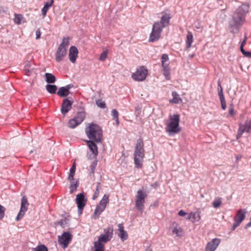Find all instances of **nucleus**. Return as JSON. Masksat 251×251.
<instances>
[{"label": "nucleus", "mask_w": 251, "mask_h": 251, "mask_svg": "<svg viewBox=\"0 0 251 251\" xmlns=\"http://www.w3.org/2000/svg\"><path fill=\"white\" fill-rule=\"evenodd\" d=\"M218 95L219 96V98H221V96L224 97V94H223V89L221 85V83H220V81H218Z\"/></svg>", "instance_id": "nucleus-42"}, {"label": "nucleus", "mask_w": 251, "mask_h": 251, "mask_svg": "<svg viewBox=\"0 0 251 251\" xmlns=\"http://www.w3.org/2000/svg\"><path fill=\"white\" fill-rule=\"evenodd\" d=\"M221 242L219 238L213 239L206 246L205 251H215Z\"/></svg>", "instance_id": "nucleus-15"}, {"label": "nucleus", "mask_w": 251, "mask_h": 251, "mask_svg": "<svg viewBox=\"0 0 251 251\" xmlns=\"http://www.w3.org/2000/svg\"><path fill=\"white\" fill-rule=\"evenodd\" d=\"M243 55L247 57L251 58V52L246 51L243 54Z\"/></svg>", "instance_id": "nucleus-52"}, {"label": "nucleus", "mask_w": 251, "mask_h": 251, "mask_svg": "<svg viewBox=\"0 0 251 251\" xmlns=\"http://www.w3.org/2000/svg\"><path fill=\"white\" fill-rule=\"evenodd\" d=\"M113 229L112 227L109 226L104 229V234H101L98 238L100 243H106L110 241L113 237Z\"/></svg>", "instance_id": "nucleus-11"}, {"label": "nucleus", "mask_w": 251, "mask_h": 251, "mask_svg": "<svg viewBox=\"0 0 251 251\" xmlns=\"http://www.w3.org/2000/svg\"><path fill=\"white\" fill-rule=\"evenodd\" d=\"M85 133L90 140L99 143L101 141L102 137V130L100 126L97 124H90L85 128Z\"/></svg>", "instance_id": "nucleus-3"}, {"label": "nucleus", "mask_w": 251, "mask_h": 251, "mask_svg": "<svg viewBox=\"0 0 251 251\" xmlns=\"http://www.w3.org/2000/svg\"><path fill=\"white\" fill-rule=\"evenodd\" d=\"M97 161L96 159L94 160L92 162L91 164H90L89 166L90 170H91V172L92 173H94V171L95 170L96 167L97 166Z\"/></svg>", "instance_id": "nucleus-41"}, {"label": "nucleus", "mask_w": 251, "mask_h": 251, "mask_svg": "<svg viewBox=\"0 0 251 251\" xmlns=\"http://www.w3.org/2000/svg\"><path fill=\"white\" fill-rule=\"evenodd\" d=\"M25 74L27 75H30L31 74V71L29 69H25Z\"/></svg>", "instance_id": "nucleus-54"}, {"label": "nucleus", "mask_w": 251, "mask_h": 251, "mask_svg": "<svg viewBox=\"0 0 251 251\" xmlns=\"http://www.w3.org/2000/svg\"><path fill=\"white\" fill-rule=\"evenodd\" d=\"M53 0H51L50 2H48L45 3L44 7H46L47 9H49L50 7L51 6L52 4H53Z\"/></svg>", "instance_id": "nucleus-47"}, {"label": "nucleus", "mask_w": 251, "mask_h": 251, "mask_svg": "<svg viewBox=\"0 0 251 251\" xmlns=\"http://www.w3.org/2000/svg\"><path fill=\"white\" fill-rule=\"evenodd\" d=\"M246 124L248 126V127L250 128V129H251V120L249 121L248 122L246 123Z\"/></svg>", "instance_id": "nucleus-56"}, {"label": "nucleus", "mask_w": 251, "mask_h": 251, "mask_svg": "<svg viewBox=\"0 0 251 251\" xmlns=\"http://www.w3.org/2000/svg\"><path fill=\"white\" fill-rule=\"evenodd\" d=\"M178 215L180 216H182L183 217V216H186V215H187V214L184 211H183V210H180L178 212Z\"/></svg>", "instance_id": "nucleus-51"}, {"label": "nucleus", "mask_w": 251, "mask_h": 251, "mask_svg": "<svg viewBox=\"0 0 251 251\" xmlns=\"http://www.w3.org/2000/svg\"><path fill=\"white\" fill-rule=\"evenodd\" d=\"M65 87L70 91V90L74 87V85L70 84L66 85Z\"/></svg>", "instance_id": "nucleus-53"}, {"label": "nucleus", "mask_w": 251, "mask_h": 251, "mask_svg": "<svg viewBox=\"0 0 251 251\" xmlns=\"http://www.w3.org/2000/svg\"><path fill=\"white\" fill-rule=\"evenodd\" d=\"M109 202V196L105 194L103 196L102 199L100 201L98 205H97L94 214L93 218L95 219L99 218L100 214L105 210L107 204Z\"/></svg>", "instance_id": "nucleus-5"}, {"label": "nucleus", "mask_w": 251, "mask_h": 251, "mask_svg": "<svg viewBox=\"0 0 251 251\" xmlns=\"http://www.w3.org/2000/svg\"><path fill=\"white\" fill-rule=\"evenodd\" d=\"M5 208L2 205L0 204V219L3 218L4 216Z\"/></svg>", "instance_id": "nucleus-44"}, {"label": "nucleus", "mask_w": 251, "mask_h": 251, "mask_svg": "<svg viewBox=\"0 0 251 251\" xmlns=\"http://www.w3.org/2000/svg\"><path fill=\"white\" fill-rule=\"evenodd\" d=\"M75 201L77 205L78 212L81 214L86 203V199H85L83 193H79L76 195Z\"/></svg>", "instance_id": "nucleus-14"}, {"label": "nucleus", "mask_w": 251, "mask_h": 251, "mask_svg": "<svg viewBox=\"0 0 251 251\" xmlns=\"http://www.w3.org/2000/svg\"><path fill=\"white\" fill-rule=\"evenodd\" d=\"M75 171L73 170H70V173L68 176V180L70 181L74 180V177L75 175Z\"/></svg>", "instance_id": "nucleus-45"}, {"label": "nucleus", "mask_w": 251, "mask_h": 251, "mask_svg": "<svg viewBox=\"0 0 251 251\" xmlns=\"http://www.w3.org/2000/svg\"><path fill=\"white\" fill-rule=\"evenodd\" d=\"M95 251H104V245L100 242H95L94 243Z\"/></svg>", "instance_id": "nucleus-35"}, {"label": "nucleus", "mask_w": 251, "mask_h": 251, "mask_svg": "<svg viewBox=\"0 0 251 251\" xmlns=\"http://www.w3.org/2000/svg\"><path fill=\"white\" fill-rule=\"evenodd\" d=\"M247 39V37L246 35H245L244 39L243 41L242 42L241 44L245 45L246 43Z\"/></svg>", "instance_id": "nucleus-57"}, {"label": "nucleus", "mask_w": 251, "mask_h": 251, "mask_svg": "<svg viewBox=\"0 0 251 251\" xmlns=\"http://www.w3.org/2000/svg\"><path fill=\"white\" fill-rule=\"evenodd\" d=\"M161 37V34L152 29L150 34L149 41L150 42H154L159 40Z\"/></svg>", "instance_id": "nucleus-25"}, {"label": "nucleus", "mask_w": 251, "mask_h": 251, "mask_svg": "<svg viewBox=\"0 0 251 251\" xmlns=\"http://www.w3.org/2000/svg\"><path fill=\"white\" fill-rule=\"evenodd\" d=\"M46 89L49 93L54 94L57 90V87L55 85L47 84L46 86Z\"/></svg>", "instance_id": "nucleus-31"}, {"label": "nucleus", "mask_w": 251, "mask_h": 251, "mask_svg": "<svg viewBox=\"0 0 251 251\" xmlns=\"http://www.w3.org/2000/svg\"><path fill=\"white\" fill-rule=\"evenodd\" d=\"M111 114L113 119H117L118 117V112L116 109H113L111 111Z\"/></svg>", "instance_id": "nucleus-46"}, {"label": "nucleus", "mask_w": 251, "mask_h": 251, "mask_svg": "<svg viewBox=\"0 0 251 251\" xmlns=\"http://www.w3.org/2000/svg\"><path fill=\"white\" fill-rule=\"evenodd\" d=\"M41 32L39 29H38L36 31V39H39L40 38Z\"/></svg>", "instance_id": "nucleus-50"}, {"label": "nucleus", "mask_w": 251, "mask_h": 251, "mask_svg": "<svg viewBox=\"0 0 251 251\" xmlns=\"http://www.w3.org/2000/svg\"><path fill=\"white\" fill-rule=\"evenodd\" d=\"M222 199L221 198L217 197L215 198L214 201L212 202L213 206L215 208L219 207L222 204Z\"/></svg>", "instance_id": "nucleus-33"}, {"label": "nucleus", "mask_w": 251, "mask_h": 251, "mask_svg": "<svg viewBox=\"0 0 251 251\" xmlns=\"http://www.w3.org/2000/svg\"><path fill=\"white\" fill-rule=\"evenodd\" d=\"M144 157V144L142 140L138 139L137 141L134 153V162L136 168H142Z\"/></svg>", "instance_id": "nucleus-4"}, {"label": "nucleus", "mask_w": 251, "mask_h": 251, "mask_svg": "<svg viewBox=\"0 0 251 251\" xmlns=\"http://www.w3.org/2000/svg\"><path fill=\"white\" fill-rule=\"evenodd\" d=\"M148 71L144 66L138 68L136 71L132 75V78L135 81H144L148 75Z\"/></svg>", "instance_id": "nucleus-7"}, {"label": "nucleus", "mask_w": 251, "mask_h": 251, "mask_svg": "<svg viewBox=\"0 0 251 251\" xmlns=\"http://www.w3.org/2000/svg\"><path fill=\"white\" fill-rule=\"evenodd\" d=\"M220 100L221 103L222 108L223 110H225L226 107V100L224 97L221 96V98H220Z\"/></svg>", "instance_id": "nucleus-43"}, {"label": "nucleus", "mask_w": 251, "mask_h": 251, "mask_svg": "<svg viewBox=\"0 0 251 251\" xmlns=\"http://www.w3.org/2000/svg\"><path fill=\"white\" fill-rule=\"evenodd\" d=\"M73 102V101L69 100L68 99H65L63 100L61 108L62 114L65 115L71 110Z\"/></svg>", "instance_id": "nucleus-16"}, {"label": "nucleus", "mask_w": 251, "mask_h": 251, "mask_svg": "<svg viewBox=\"0 0 251 251\" xmlns=\"http://www.w3.org/2000/svg\"><path fill=\"white\" fill-rule=\"evenodd\" d=\"M250 131V128L248 127L246 124L245 125H240L239 126V128L238 130L237 138H240L244 132H249Z\"/></svg>", "instance_id": "nucleus-24"}, {"label": "nucleus", "mask_w": 251, "mask_h": 251, "mask_svg": "<svg viewBox=\"0 0 251 251\" xmlns=\"http://www.w3.org/2000/svg\"><path fill=\"white\" fill-rule=\"evenodd\" d=\"M145 251H152V250H151V249L150 247H148L146 249Z\"/></svg>", "instance_id": "nucleus-59"}, {"label": "nucleus", "mask_w": 251, "mask_h": 251, "mask_svg": "<svg viewBox=\"0 0 251 251\" xmlns=\"http://www.w3.org/2000/svg\"><path fill=\"white\" fill-rule=\"evenodd\" d=\"M244 46L245 45H242V44H241V46H240V50H241V52L243 54L246 52V51L244 49Z\"/></svg>", "instance_id": "nucleus-55"}, {"label": "nucleus", "mask_w": 251, "mask_h": 251, "mask_svg": "<svg viewBox=\"0 0 251 251\" xmlns=\"http://www.w3.org/2000/svg\"><path fill=\"white\" fill-rule=\"evenodd\" d=\"M78 50L75 46H72L69 50V57L70 61L74 63L75 62L76 59L78 57Z\"/></svg>", "instance_id": "nucleus-18"}, {"label": "nucleus", "mask_w": 251, "mask_h": 251, "mask_svg": "<svg viewBox=\"0 0 251 251\" xmlns=\"http://www.w3.org/2000/svg\"><path fill=\"white\" fill-rule=\"evenodd\" d=\"M101 189V186L100 183L98 182L97 184V187L96 191L93 196V200H95L96 198H98L99 193H100V190Z\"/></svg>", "instance_id": "nucleus-38"}, {"label": "nucleus", "mask_w": 251, "mask_h": 251, "mask_svg": "<svg viewBox=\"0 0 251 251\" xmlns=\"http://www.w3.org/2000/svg\"><path fill=\"white\" fill-rule=\"evenodd\" d=\"M23 19V17L21 15L16 14H15L14 21L16 24H17L18 25L21 24Z\"/></svg>", "instance_id": "nucleus-36"}, {"label": "nucleus", "mask_w": 251, "mask_h": 251, "mask_svg": "<svg viewBox=\"0 0 251 251\" xmlns=\"http://www.w3.org/2000/svg\"><path fill=\"white\" fill-rule=\"evenodd\" d=\"M171 228L173 234L176 236L180 237L182 235V229L177 223L173 222L172 224Z\"/></svg>", "instance_id": "nucleus-21"}, {"label": "nucleus", "mask_w": 251, "mask_h": 251, "mask_svg": "<svg viewBox=\"0 0 251 251\" xmlns=\"http://www.w3.org/2000/svg\"><path fill=\"white\" fill-rule=\"evenodd\" d=\"M147 196L142 190H138L137 192L135 200V208L141 212H142L144 210L145 198Z\"/></svg>", "instance_id": "nucleus-6"}, {"label": "nucleus", "mask_w": 251, "mask_h": 251, "mask_svg": "<svg viewBox=\"0 0 251 251\" xmlns=\"http://www.w3.org/2000/svg\"><path fill=\"white\" fill-rule=\"evenodd\" d=\"M45 76L48 83H53L56 81V77L52 74L47 73L45 74Z\"/></svg>", "instance_id": "nucleus-28"}, {"label": "nucleus", "mask_w": 251, "mask_h": 251, "mask_svg": "<svg viewBox=\"0 0 251 251\" xmlns=\"http://www.w3.org/2000/svg\"><path fill=\"white\" fill-rule=\"evenodd\" d=\"M49 9L46 8V7H43V8L42 9V15H43V18H44L46 14H47V12L48 11Z\"/></svg>", "instance_id": "nucleus-49"}, {"label": "nucleus", "mask_w": 251, "mask_h": 251, "mask_svg": "<svg viewBox=\"0 0 251 251\" xmlns=\"http://www.w3.org/2000/svg\"><path fill=\"white\" fill-rule=\"evenodd\" d=\"M172 95L173 99L170 100L171 102L176 104H178L182 102V99L180 97L179 94L177 92L175 91L173 92Z\"/></svg>", "instance_id": "nucleus-26"}, {"label": "nucleus", "mask_w": 251, "mask_h": 251, "mask_svg": "<svg viewBox=\"0 0 251 251\" xmlns=\"http://www.w3.org/2000/svg\"><path fill=\"white\" fill-rule=\"evenodd\" d=\"M240 158H241V156H237V157H236L237 159H239Z\"/></svg>", "instance_id": "nucleus-62"}, {"label": "nucleus", "mask_w": 251, "mask_h": 251, "mask_svg": "<svg viewBox=\"0 0 251 251\" xmlns=\"http://www.w3.org/2000/svg\"><path fill=\"white\" fill-rule=\"evenodd\" d=\"M180 117L179 114L170 115L166 124L165 130L171 136L178 133L181 129L179 126Z\"/></svg>", "instance_id": "nucleus-2"}, {"label": "nucleus", "mask_w": 251, "mask_h": 251, "mask_svg": "<svg viewBox=\"0 0 251 251\" xmlns=\"http://www.w3.org/2000/svg\"><path fill=\"white\" fill-rule=\"evenodd\" d=\"M118 236L122 241H124L127 239L128 234L126 231L124 230V227L122 224H119L118 226Z\"/></svg>", "instance_id": "nucleus-19"}, {"label": "nucleus", "mask_w": 251, "mask_h": 251, "mask_svg": "<svg viewBox=\"0 0 251 251\" xmlns=\"http://www.w3.org/2000/svg\"><path fill=\"white\" fill-rule=\"evenodd\" d=\"M29 205L27 199L26 197H23L21 200V205L20 210L16 218V221H19L24 216L25 212L27 210L28 206Z\"/></svg>", "instance_id": "nucleus-12"}, {"label": "nucleus", "mask_w": 251, "mask_h": 251, "mask_svg": "<svg viewBox=\"0 0 251 251\" xmlns=\"http://www.w3.org/2000/svg\"><path fill=\"white\" fill-rule=\"evenodd\" d=\"M93 141V140H88L87 141V143L90 150L92 151L96 158L98 154V147Z\"/></svg>", "instance_id": "nucleus-23"}, {"label": "nucleus", "mask_w": 251, "mask_h": 251, "mask_svg": "<svg viewBox=\"0 0 251 251\" xmlns=\"http://www.w3.org/2000/svg\"><path fill=\"white\" fill-rule=\"evenodd\" d=\"M58 223H59V224L60 226H63V221H60Z\"/></svg>", "instance_id": "nucleus-61"}, {"label": "nucleus", "mask_w": 251, "mask_h": 251, "mask_svg": "<svg viewBox=\"0 0 251 251\" xmlns=\"http://www.w3.org/2000/svg\"><path fill=\"white\" fill-rule=\"evenodd\" d=\"M249 11V6L246 4H243L235 12L232 20L230 23L231 28L234 27L238 29L239 26H241L245 20V14Z\"/></svg>", "instance_id": "nucleus-1"}, {"label": "nucleus", "mask_w": 251, "mask_h": 251, "mask_svg": "<svg viewBox=\"0 0 251 251\" xmlns=\"http://www.w3.org/2000/svg\"><path fill=\"white\" fill-rule=\"evenodd\" d=\"M247 211L246 209H239L234 218V223L232 226V230H234L238 226L245 218Z\"/></svg>", "instance_id": "nucleus-10"}, {"label": "nucleus", "mask_w": 251, "mask_h": 251, "mask_svg": "<svg viewBox=\"0 0 251 251\" xmlns=\"http://www.w3.org/2000/svg\"><path fill=\"white\" fill-rule=\"evenodd\" d=\"M85 115L83 112L77 113L76 116L71 119L68 122V126L71 128H74L81 124L84 120Z\"/></svg>", "instance_id": "nucleus-9"}, {"label": "nucleus", "mask_w": 251, "mask_h": 251, "mask_svg": "<svg viewBox=\"0 0 251 251\" xmlns=\"http://www.w3.org/2000/svg\"><path fill=\"white\" fill-rule=\"evenodd\" d=\"M161 64L163 67V74L167 79H170V68L169 67V58L167 54H163L161 56Z\"/></svg>", "instance_id": "nucleus-8"}, {"label": "nucleus", "mask_w": 251, "mask_h": 251, "mask_svg": "<svg viewBox=\"0 0 251 251\" xmlns=\"http://www.w3.org/2000/svg\"><path fill=\"white\" fill-rule=\"evenodd\" d=\"M171 17L169 14L162 13V16L159 22H156L161 24V26L164 27L168 26L170 24V21Z\"/></svg>", "instance_id": "nucleus-17"}, {"label": "nucleus", "mask_w": 251, "mask_h": 251, "mask_svg": "<svg viewBox=\"0 0 251 251\" xmlns=\"http://www.w3.org/2000/svg\"><path fill=\"white\" fill-rule=\"evenodd\" d=\"M69 45V37H64L62 39L61 43L59 46V47L61 48H65L67 50L68 46Z\"/></svg>", "instance_id": "nucleus-34"}, {"label": "nucleus", "mask_w": 251, "mask_h": 251, "mask_svg": "<svg viewBox=\"0 0 251 251\" xmlns=\"http://www.w3.org/2000/svg\"><path fill=\"white\" fill-rule=\"evenodd\" d=\"M32 251H48V248L44 245H39L32 249Z\"/></svg>", "instance_id": "nucleus-37"}, {"label": "nucleus", "mask_w": 251, "mask_h": 251, "mask_svg": "<svg viewBox=\"0 0 251 251\" xmlns=\"http://www.w3.org/2000/svg\"><path fill=\"white\" fill-rule=\"evenodd\" d=\"M108 51L107 50L103 51L99 58V60L101 61H104L107 57Z\"/></svg>", "instance_id": "nucleus-40"}, {"label": "nucleus", "mask_w": 251, "mask_h": 251, "mask_svg": "<svg viewBox=\"0 0 251 251\" xmlns=\"http://www.w3.org/2000/svg\"><path fill=\"white\" fill-rule=\"evenodd\" d=\"M114 120L116 122L117 125H118L119 124V118L118 117L117 119H115Z\"/></svg>", "instance_id": "nucleus-60"}, {"label": "nucleus", "mask_w": 251, "mask_h": 251, "mask_svg": "<svg viewBox=\"0 0 251 251\" xmlns=\"http://www.w3.org/2000/svg\"><path fill=\"white\" fill-rule=\"evenodd\" d=\"M186 219L191 220V221L194 223L199 222L201 219V215L199 212H191L187 215L186 218Z\"/></svg>", "instance_id": "nucleus-22"}, {"label": "nucleus", "mask_w": 251, "mask_h": 251, "mask_svg": "<svg viewBox=\"0 0 251 251\" xmlns=\"http://www.w3.org/2000/svg\"><path fill=\"white\" fill-rule=\"evenodd\" d=\"M193 41V37L192 34L190 32H188L187 35V49H189L191 47L192 43Z\"/></svg>", "instance_id": "nucleus-32"}, {"label": "nucleus", "mask_w": 251, "mask_h": 251, "mask_svg": "<svg viewBox=\"0 0 251 251\" xmlns=\"http://www.w3.org/2000/svg\"><path fill=\"white\" fill-rule=\"evenodd\" d=\"M70 94V91L65 87H61L59 88L57 95L60 97H67Z\"/></svg>", "instance_id": "nucleus-27"}, {"label": "nucleus", "mask_w": 251, "mask_h": 251, "mask_svg": "<svg viewBox=\"0 0 251 251\" xmlns=\"http://www.w3.org/2000/svg\"><path fill=\"white\" fill-rule=\"evenodd\" d=\"M72 240V235L69 232H64L58 237V243L60 246L65 249Z\"/></svg>", "instance_id": "nucleus-13"}, {"label": "nucleus", "mask_w": 251, "mask_h": 251, "mask_svg": "<svg viewBox=\"0 0 251 251\" xmlns=\"http://www.w3.org/2000/svg\"><path fill=\"white\" fill-rule=\"evenodd\" d=\"M229 114L233 116L234 115V111L232 105H230L229 108Z\"/></svg>", "instance_id": "nucleus-48"}, {"label": "nucleus", "mask_w": 251, "mask_h": 251, "mask_svg": "<svg viewBox=\"0 0 251 251\" xmlns=\"http://www.w3.org/2000/svg\"><path fill=\"white\" fill-rule=\"evenodd\" d=\"M67 54V50L65 48H58L57 51L55 53V60L57 62L61 61L63 58Z\"/></svg>", "instance_id": "nucleus-20"}, {"label": "nucleus", "mask_w": 251, "mask_h": 251, "mask_svg": "<svg viewBox=\"0 0 251 251\" xmlns=\"http://www.w3.org/2000/svg\"><path fill=\"white\" fill-rule=\"evenodd\" d=\"M70 170L75 171V163H74V164L73 165V166L71 168Z\"/></svg>", "instance_id": "nucleus-58"}, {"label": "nucleus", "mask_w": 251, "mask_h": 251, "mask_svg": "<svg viewBox=\"0 0 251 251\" xmlns=\"http://www.w3.org/2000/svg\"><path fill=\"white\" fill-rule=\"evenodd\" d=\"M70 181L71 183L70 186V192L71 194H73L75 191L76 190L78 186V181H74V180Z\"/></svg>", "instance_id": "nucleus-30"}, {"label": "nucleus", "mask_w": 251, "mask_h": 251, "mask_svg": "<svg viewBox=\"0 0 251 251\" xmlns=\"http://www.w3.org/2000/svg\"><path fill=\"white\" fill-rule=\"evenodd\" d=\"M164 28V27L161 26V24H159V23L155 22L152 25V29L156 32L157 31V32L160 34H161V32Z\"/></svg>", "instance_id": "nucleus-29"}, {"label": "nucleus", "mask_w": 251, "mask_h": 251, "mask_svg": "<svg viewBox=\"0 0 251 251\" xmlns=\"http://www.w3.org/2000/svg\"><path fill=\"white\" fill-rule=\"evenodd\" d=\"M96 103L97 105L100 108L103 109L106 107L105 102L100 99L96 100Z\"/></svg>", "instance_id": "nucleus-39"}]
</instances>
